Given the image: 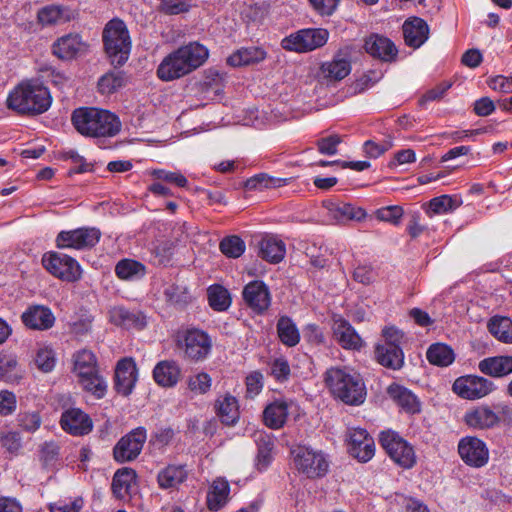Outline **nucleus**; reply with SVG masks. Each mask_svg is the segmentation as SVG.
<instances>
[{
  "mask_svg": "<svg viewBox=\"0 0 512 512\" xmlns=\"http://www.w3.org/2000/svg\"><path fill=\"white\" fill-rule=\"evenodd\" d=\"M208 56L204 45L191 42L168 54L159 64L157 76L166 82L179 79L203 65Z\"/></svg>",
  "mask_w": 512,
  "mask_h": 512,
  "instance_id": "obj_1",
  "label": "nucleus"
},
{
  "mask_svg": "<svg viewBox=\"0 0 512 512\" xmlns=\"http://www.w3.org/2000/svg\"><path fill=\"white\" fill-rule=\"evenodd\" d=\"M325 383L332 395L348 405H360L366 399V386L359 373L349 367H331Z\"/></svg>",
  "mask_w": 512,
  "mask_h": 512,
  "instance_id": "obj_2",
  "label": "nucleus"
},
{
  "mask_svg": "<svg viewBox=\"0 0 512 512\" xmlns=\"http://www.w3.org/2000/svg\"><path fill=\"white\" fill-rule=\"evenodd\" d=\"M75 129L86 137H113L121 129L118 117L103 109L81 107L71 117Z\"/></svg>",
  "mask_w": 512,
  "mask_h": 512,
  "instance_id": "obj_3",
  "label": "nucleus"
},
{
  "mask_svg": "<svg viewBox=\"0 0 512 512\" xmlns=\"http://www.w3.org/2000/svg\"><path fill=\"white\" fill-rule=\"evenodd\" d=\"M52 98L43 85L26 81L17 85L8 95L7 106L19 114H42L51 106Z\"/></svg>",
  "mask_w": 512,
  "mask_h": 512,
  "instance_id": "obj_4",
  "label": "nucleus"
},
{
  "mask_svg": "<svg viewBox=\"0 0 512 512\" xmlns=\"http://www.w3.org/2000/svg\"><path fill=\"white\" fill-rule=\"evenodd\" d=\"M73 372L78 383L97 399H102L107 392V382L100 374L95 354L87 349L73 355Z\"/></svg>",
  "mask_w": 512,
  "mask_h": 512,
  "instance_id": "obj_5",
  "label": "nucleus"
},
{
  "mask_svg": "<svg viewBox=\"0 0 512 512\" xmlns=\"http://www.w3.org/2000/svg\"><path fill=\"white\" fill-rule=\"evenodd\" d=\"M290 455L293 467L308 479L323 478L329 471V456L321 449L296 444L290 448Z\"/></svg>",
  "mask_w": 512,
  "mask_h": 512,
  "instance_id": "obj_6",
  "label": "nucleus"
},
{
  "mask_svg": "<svg viewBox=\"0 0 512 512\" xmlns=\"http://www.w3.org/2000/svg\"><path fill=\"white\" fill-rule=\"evenodd\" d=\"M105 51L114 65H123L129 57L131 40L125 23L119 19L110 20L103 30Z\"/></svg>",
  "mask_w": 512,
  "mask_h": 512,
  "instance_id": "obj_7",
  "label": "nucleus"
},
{
  "mask_svg": "<svg viewBox=\"0 0 512 512\" xmlns=\"http://www.w3.org/2000/svg\"><path fill=\"white\" fill-rule=\"evenodd\" d=\"M177 346L184 352L185 358L198 362L210 355L212 339L204 330L191 327L177 333Z\"/></svg>",
  "mask_w": 512,
  "mask_h": 512,
  "instance_id": "obj_8",
  "label": "nucleus"
},
{
  "mask_svg": "<svg viewBox=\"0 0 512 512\" xmlns=\"http://www.w3.org/2000/svg\"><path fill=\"white\" fill-rule=\"evenodd\" d=\"M41 263L52 276L62 281L76 282L82 276V269L77 260L64 253L46 252Z\"/></svg>",
  "mask_w": 512,
  "mask_h": 512,
  "instance_id": "obj_9",
  "label": "nucleus"
},
{
  "mask_svg": "<svg viewBox=\"0 0 512 512\" xmlns=\"http://www.w3.org/2000/svg\"><path fill=\"white\" fill-rule=\"evenodd\" d=\"M328 37L326 29H303L285 37L281 46L288 51L305 53L325 45Z\"/></svg>",
  "mask_w": 512,
  "mask_h": 512,
  "instance_id": "obj_10",
  "label": "nucleus"
},
{
  "mask_svg": "<svg viewBox=\"0 0 512 512\" xmlns=\"http://www.w3.org/2000/svg\"><path fill=\"white\" fill-rule=\"evenodd\" d=\"M380 443L389 457L399 466L411 468L414 465L415 453L413 447L396 432H382Z\"/></svg>",
  "mask_w": 512,
  "mask_h": 512,
  "instance_id": "obj_11",
  "label": "nucleus"
},
{
  "mask_svg": "<svg viewBox=\"0 0 512 512\" xmlns=\"http://www.w3.org/2000/svg\"><path fill=\"white\" fill-rule=\"evenodd\" d=\"M100 237L101 232L99 229L82 227L59 232L55 243L59 249L84 250L94 247L99 242Z\"/></svg>",
  "mask_w": 512,
  "mask_h": 512,
  "instance_id": "obj_12",
  "label": "nucleus"
},
{
  "mask_svg": "<svg viewBox=\"0 0 512 512\" xmlns=\"http://www.w3.org/2000/svg\"><path fill=\"white\" fill-rule=\"evenodd\" d=\"M495 389L496 387L492 381L476 375L458 377L452 385L455 394L468 400L483 398Z\"/></svg>",
  "mask_w": 512,
  "mask_h": 512,
  "instance_id": "obj_13",
  "label": "nucleus"
},
{
  "mask_svg": "<svg viewBox=\"0 0 512 512\" xmlns=\"http://www.w3.org/2000/svg\"><path fill=\"white\" fill-rule=\"evenodd\" d=\"M147 439L144 427H137L124 435L113 449L114 459L119 463L133 461L141 453Z\"/></svg>",
  "mask_w": 512,
  "mask_h": 512,
  "instance_id": "obj_14",
  "label": "nucleus"
},
{
  "mask_svg": "<svg viewBox=\"0 0 512 512\" xmlns=\"http://www.w3.org/2000/svg\"><path fill=\"white\" fill-rule=\"evenodd\" d=\"M458 452L461 459L469 466L482 467L489 459V451L486 444L477 437L468 436L462 438L458 444Z\"/></svg>",
  "mask_w": 512,
  "mask_h": 512,
  "instance_id": "obj_15",
  "label": "nucleus"
},
{
  "mask_svg": "<svg viewBox=\"0 0 512 512\" xmlns=\"http://www.w3.org/2000/svg\"><path fill=\"white\" fill-rule=\"evenodd\" d=\"M61 428L72 436H84L93 429L91 417L80 408L71 407L62 412Z\"/></svg>",
  "mask_w": 512,
  "mask_h": 512,
  "instance_id": "obj_16",
  "label": "nucleus"
},
{
  "mask_svg": "<svg viewBox=\"0 0 512 512\" xmlns=\"http://www.w3.org/2000/svg\"><path fill=\"white\" fill-rule=\"evenodd\" d=\"M243 299L254 312L262 314L271 304L270 291L263 281L249 282L243 289Z\"/></svg>",
  "mask_w": 512,
  "mask_h": 512,
  "instance_id": "obj_17",
  "label": "nucleus"
},
{
  "mask_svg": "<svg viewBox=\"0 0 512 512\" xmlns=\"http://www.w3.org/2000/svg\"><path fill=\"white\" fill-rule=\"evenodd\" d=\"M375 452L373 438L363 428L349 430V453L361 462L369 461Z\"/></svg>",
  "mask_w": 512,
  "mask_h": 512,
  "instance_id": "obj_18",
  "label": "nucleus"
},
{
  "mask_svg": "<svg viewBox=\"0 0 512 512\" xmlns=\"http://www.w3.org/2000/svg\"><path fill=\"white\" fill-rule=\"evenodd\" d=\"M86 43L77 33L59 37L52 44V53L61 60H72L86 51Z\"/></svg>",
  "mask_w": 512,
  "mask_h": 512,
  "instance_id": "obj_19",
  "label": "nucleus"
},
{
  "mask_svg": "<svg viewBox=\"0 0 512 512\" xmlns=\"http://www.w3.org/2000/svg\"><path fill=\"white\" fill-rule=\"evenodd\" d=\"M21 320L29 329L45 331L53 327L55 316L47 306L31 305L22 313Z\"/></svg>",
  "mask_w": 512,
  "mask_h": 512,
  "instance_id": "obj_20",
  "label": "nucleus"
},
{
  "mask_svg": "<svg viewBox=\"0 0 512 512\" xmlns=\"http://www.w3.org/2000/svg\"><path fill=\"white\" fill-rule=\"evenodd\" d=\"M137 381V367L132 358H124L117 363L115 370V389L123 395L131 394Z\"/></svg>",
  "mask_w": 512,
  "mask_h": 512,
  "instance_id": "obj_21",
  "label": "nucleus"
},
{
  "mask_svg": "<svg viewBox=\"0 0 512 512\" xmlns=\"http://www.w3.org/2000/svg\"><path fill=\"white\" fill-rule=\"evenodd\" d=\"M365 51L373 58L385 62H391L397 57L398 50L394 43L387 37L379 34H371L365 39Z\"/></svg>",
  "mask_w": 512,
  "mask_h": 512,
  "instance_id": "obj_22",
  "label": "nucleus"
},
{
  "mask_svg": "<svg viewBox=\"0 0 512 512\" xmlns=\"http://www.w3.org/2000/svg\"><path fill=\"white\" fill-rule=\"evenodd\" d=\"M333 334L337 343L343 349L360 350L363 347L362 338L352 325L341 317L334 320Z\"/></svg>",
  "mask_w": 512,
  "mask_h": 512,
  "instance_id": "obj_23",
  "label": "nucleus"
},
{
  "mask_svg": "<svg viewBox=\"0 0 512 512\" xmlns=\"http://www.w3.org/2000/svg\"><path fill=\"white\" fill-rule=\"evenodd\" d=\"M402 29L405 43L413 48L422 46L429 36L428 24L418 17L407 19Z\"/></svg>",
  "mask_w": 512,
  "mask_h": 512,
  "instance_id": "obj_24",
  "label": "nucleus"
},
{
  "mask_svg": "<svg viewBox=\"0 0 512 512\" xmlns=\"http://www.w3.org/2000/svg\"><path fill=\"white\" fill-rule=\"evenodd\" d=\"M111 323L125 329L141 330L146 326L145 316L140 312L130 311L123 306H115L109 310Z\"/></svg>",
  "mask_w": 512,
  "mask_h": 512,
  "instance_id": "obj_25",
  "label": "nucleus"
},
{
  "mask_svg": "<svg viewBox=\"0 0 512 512\" xmlns=\"http://www.w3.org/2000/svg\"><path fill=\"white\" fill-rule=\"evenodd\" d=\"M181 377V368L173 360L158 362L153 369L155 382L164 388H171L177 385Z\"/></svg>",
  "mask_w": 512,
  "mask_h": 512,
  "instance_id": "obj_26",
  "label": "nucleus"
},
{
  "mask_svg": "<svg viewBox=\"0 0 512 512\" xmlns=\"http://www.w3.org/2000/svg\"><path fill=\"white\" fill-rule=\"evenodd\" d=\"M464 421L474 429H489L496 426L500 418L488 406H478L465 413Z\"/></svg>",
  "mask_w": 512,
  "mask_h": 512,
  "instance_id": "obj_27",
  "label": "nucleus"
},
{
  "mask_svg": "<svg viewBox=\"0 0 512 512\" xmlns=\"http://www.w3.org/2000/svg\"><path fill=\"white\" fill-rule=\"evenodd\" d=\"M375 357L379 364L393 370L400 369L404 361L403 351L395 343L378 344L375 347Z\"/></svg>",
  "mask_w": 512,
  "mask_h": 512,
  "instance_id": "obj_28",
  "label": "nucleus"
},
{
  "mask_svg": "<svg viewBox=\"0 0 512 512\" xmlns=\"http://www.w3.org/2000/svg\"><path fill=\"white\" fill-rule=\"evenodd\" d=\"M389 397L407 413L415 414L421 410V405L416 397L410 390L398 384H391L387 388Z\"/></svg>",
  "mask_w": 512,
  "mask_h": 512,
  "instance_id": "obj_29",
  "label": "nucleus"
},
{
  "mask_svg": "<svg viewBox=\"0 0 512 512\" xmlns=\"http://www.w3.org/2000/svg\"><path fill=\"white\" fill-rule=\"evenodd\" d=\"M324 207L329 216L337 222H346L349 220L360 221L365 218L366 212L360 207H355L349 203L324 202Z\"/></svg>",
  "mask_w": 512,
  "mask_h": 512,
  "instance_id": "obj_30",
  "label": "nucleus"
},
{
  "mask_svg": "<svg viewBox=\"0 0 512 512\" xmlns=\"http://www.w3.org/2000/svg\"><path fill=\"white\" fill-rule=\"evenodd\" d=\"M351 71V63L348 57L340 54L334 56L331 61L322 63L320 67V75L328 81H340L349 75Z\"/></svg>",
  "mask_w": 512,
  "mask_h": 512,
  "instance_id": "obj_31",
  "label": "nucleus"
},
{
  "mask_svg": "<svg viewBox=\"0 0 512 512\" xmlns=\"http://www.w3.org/2000/svg\"><path fill=\"white\" fill-rule=\"evenodd\" d=\"M479 370L491 377H504L512 373V356H494L481 360Z\"/></svg>",
  "mask_w": 512,
  "mask_h": 512,
  "instance_id": "obj_32",
  "label": "nucleus"
},
{
  "mask_svg": "<svg viewBox=\"0 0 512 512\" xmlns=\"http://www.w3.org/2000/svg\"><path fill=\"white\" fill-rule=\"evenodd\" d=\"M286 253L285 243L275 236H266L259 243V255L270 263H279Z\"/></svg>",
  "mask_w": 512,
  "mask_h": 512,
  "instance_id": "obj_33",
  "label": "nucleus"
},
{
  "mask_svg": "<svg viewBox=\"0 0 512 512\" xmlns=\"http://www.w3.org/2000/svg\"><path fill=\"white\" fill-rule=\"evenodd\" d=\"M188 476L184 465H168L161 469L157 475V482L162 489L177 488Z\"/></svg>",
  "mask_w": 512,
  "mask_h": 512,
  "instance_id": "obj_34",
  "label": "nucleus"
},
{
  "mask_svg": "<svg viewBox=\"0 0 512 512\" xmlns=\"http://www.w3.org/2000/svg\"><path fill=\"white\" fill-rule=\"evenodd\" d=\"M135 482L136 473L132 468L125 467L117 470L112 480L113 494L119 499L126 498L130 495Z\"/></svg>",
  "mask_w": 512,
  "mask_h": 512,
  "instance_id": "obj_35",
  "label": "nucleus"
},
{
  "mask_svg": "<svg viewBox=\"0 0 512 512\" xmlns=\"http://www.w3.org/2000/svg\"><path fill=\"white\" fill-rule=\"evenodd\" d=\"M288 417V403L285 400H276L270 403L263 412L264 423L271 429H280Z\"/></svg>",
  "mask_w": 512,
  "mask_h": 512,
  "instance_id": "obj_36",
  "label": "nucleus"
},
{
  "mask_svg": "<svg viewBox=\"0 0 512 512\" xmlns=\"http://www.w3.org/2000/svg\"><path fill=\"white\" fill-rule=\"evenodd\" d=\"M230 486L227 480L218 478L213 481L207 493V506L211 511H218L228 501Z\"/></svg>",
  "mask_w": 512,
  "mask_h": 512,
  "instance_id": "obj_37",
  "label": "nucleus"
},
{
  "mask_svg": "<svg viewBox=\"0 0 512 512\" xmlns=\"http://www.w3.org/2000/svg\"><path fill=\"white\" fill-rule=\"evenodd\" d=\"M266 58V52L259 47L241 48L227 58L230 66L238 67L258 63Z\"/></svg>",
  "mask_w": 512,
  "mask_h": 512,
  "instance_id": "obj_38",
  "label": "nucleus"
},
{
  "mask_svg": "<svg viewBox=\"0 0 512 512\" xmlns=\"http://www.w3.org/2000/svg\"><path fill=\"white\" fill-rule=\"evenodd\" d=\"M216 411L221 422L234 425L239 419V407L234 396L226 395L216 401Z\"/></svg>",
  "mask_w": 512,
  "mask_h": 512,
  "instance_id": "obj_39",
  "label": "nucleus"
},
{
  "mask_svg": "<svg viewBox=\"0 0 512 512\" xmlns=\"http://www.w3.org/2000/svg\"><path fill=\"white\" fill-rule=\"evenodd\" d=\"M427 360L430 364L447 367L455 360V353L453 349L444 343H434L429 346L426 352Z\"/></svg>",
  "mask_w": 512,
  "mask_h": 512,
  "instance_id": "obj_40",
  "label": "nucleus"
},
{
  "mask_svg": "<svg viewBox=\"0 0 512 512\" xmlns=\"http://www.w3.org/2000/svg\"><path fill=\"white\" fill-rule=\"evenodd\" d=\"M277 335L287 347H294L300 342V333L294 321L288 316H281L276 325Z\"/></svg>",
  "mask_w": 512,
  "mask_h": 512,
  "instance_id": "obj_41",
  "label": "nucleus"
},
{
  "mask_svg": "<svg viewBox=\"0 0 512 512\" xmlns=\"http://www.w3.org/2000/svg\"><path fill=\"white\" fill-rule=\"evenodd\" d=\"M37 19L42 26H53L68 22L70 15L61 6L47 5L38 11Z\"/></svg>",
  "mask_w": 512,
  "mask_h": 512,
  "instance_id": "obj_42",
  "label": "nucleus"
},
{
  "mask_svg": "<svg viewBox=\"0 0 512 512\" xmlns=\"http://www.w3.org/2000/svg\"><path fill=\"white\" fill-rule=\"evenodd\" d=\"M256 443L258 445V453L256 458V466L259 471L265 470L272 462V449L274 446L272 438L260 432L256 435Z\"/></svg>",
  "mask_w": 512,
  "mask_h": 512,
  "instance_id": "obj_43",
  "label": "nucleus"
},
{
  "mask_svg": "<svg viewBox=\"0 0 512 512\" xmlns=\"http://www.w3.org/2000/svg\"><path fill=\"white\" fill-rule=\"evenodd\" d=\"M115 274L122 280H135L146 274V267L132 259H122L115 267Z\"/></svg>",
  "mask_w": 512,
  "mask_h": 512,
  "instance_id": "obj_44",
  "label": "nucleus"
},
{
  "mask_svg": "<svg viewBox=\"0 0 512 512\" xmlns=\"http://www.w3.org/2000/svg\"><path fill=\"white\" fill-rule=\"evenodd\" d=\"M490 333L504 343H512V321L507 317H494L488 323Z\"/></svg>",
  "mask_w": 512,
  "mask_h": 512,
  "instance_id": "obj_45",
  "label": "nucleus"
},
{
  "mask_svg": "<svg viewBox=\"0 0 512 512\" xmlns=\"http://www.w3.org/2000/svg\"><path fill=\"white\" fill-rule=\"evenodd\" d=\"M125 84L124 74L120 71L108 72L103 75L98 81V90L101 94L110 95Z\"/></svg>",
  "mask_w": 512,
  "mask_h": 512,
  "instance_id": "obj_46",
  "label": "nucleus"
},
{
  "mask_svg": "<svg viewBox=\"0 0 512 512\" xmlns=\"http://www.w3.org/2000/svg\"><path fill=\"white\" fill-rule=\"evenodd\" d=\"M462 200L458 196L441 195L429 201V209L435 214H445L461 206Z\"/></svg>",
  "mask_w": 512,
  "mask_h": 512,
  "instance_id": "obj_47",
  "label": "nucleus"
},
{
  "mask_svg": "<svg viewBox=\"0 0 512 512\" xmlns=\"http://www.w3.org/2000/svg\"><path fill=\"white\" fill-rule=\"evenodd\" d=\"M208 301L216 311H224L231 304L229 292L221 285H212L208 288Z\"/></svg>",
  "mask_w": 512,
  "mask_h": 512,
  "instance_id": "obj_48",
  "label": "nucleus"
},
{
  "mask_svg": "<svg viewBox=\"0 0 512 512\" xmlns=\"http://www.w3.org/2000/svg\"><path fill=\"white\" fill-rule=\"evenodd\" d=\"M18 361L14 354L0 353V379L12 382L19 377L17 373Z\"/></svg>",
  "mask_w": 512,
  "mask_h": 512,
  "instance_id": "obj_49",
  "label": "nucleus"
},
{
  "mask_svg": "<svg viewBox=\"0 0 512 512\" xmlns=\"http://www.w3.org/2000/svg\"><path fill=\"white\" fill-rule=\"evenodd\" d=\"M288 180L285 178H275L267 174H258L247 180L246 186L249 189H270L285 186Z\"/></svg>",
  "mask_w": 512,
  "mask_h": 512,
  "instance_id": "obj_50",
  "label": "nucleus"
},
{
  "mask_svg": "<svg viewBox=\"0 0 512 512\" xmlns=\"http://www.w3.org/2000/svg\"><path fill=\"white\" fill-rule=\"evenodd\" d=\"M219 248L227 257L238 258L245 251V243L240 237L233 235L222 239Z\"/></svg>",
  "mask_w": 512,
  "mask_h": 512,
  "instance_id": "obj_51",
  "label": "nucleus"
},
{
  "mask_svg": "<svg viewBox=\"0 0 512 512\" xmlns=\"http://www.w3.org/2000/svg\"><path fill=\"white\" fill-rule=\"evenodd\" d=\"M35 364L44 373L51 372L56 364L55 353L50 347L39 348L35 356Z\"/></svg>",
  "mask_w": 512,
  "mask_h": 512,
  "instance_id": "obj_52",
  "label": "nucleus"
},
{
  "mask_svg": "<svg viewBox=\"0 0 512 512\" xmlns=\"http://www.w3.org/2000/svg\"><path fill=\"white\" fill-rule=\"evenodd\" d=\"M164 295L168 302L178 306H184L190 301V295L186 287L179 285H170L165 291Z\"/></svg>",
  "mask_w": 512,
  "mask_h": 512,
  "instance_id": "obj_53",
  "label": "nucleus"
},
{
  "mask_svg": "<svg viewBox=\"0 0 512 512\" xmlns=\"http://www.w3.org/2000/svg\"><path fill=\"white\" fill-rule=\"evenodd\" d=\"M211 383V377L205 372L190 376L187 381L188 388L195 394L207 393L211 388Z\"/></svg>",
  "mask_w": 512,
  "mask_h": 512,
  "instance_id": "obj_54",
  "label": "nucleus"
},
{
  "mask_svg": "<svg viewBox=\"0 0 512 512\" xmlns=\"http://www.w3.org/2000/svg\"><path fill=\"white\" fill-rule=\"evenodd\" d=\"M404 214L402 207L397 205L386 206L376 210L375 217L384 222L398 225Z\"/></svg>",
  "mask_w": 512,
  "mask_h": 512,
  "instance_id": "obj_55",
  "label": "nucleus"
},
{
  "mask_svg": "<svg viewBox=\"0 0 512 512\" xmlns=\"http://www.w3.org/2000/svg\"><path fill=\"white\" fill-rule=\"evenodd\" d=\"M270 374L279 382L288 380L290 376V365L285 357H277L270 364Z\"/></svg>",
  "mask_w": 512,
  "mask_h": 512,
  "instance_id": "obj_56",
  "label": "nucleus"
},
{
  "mask_svg": "<svg viewBox=\"0 0 512 512\" xmlns=\"http://www.w3.org/2000/svg\"><path fill=\"white\" fill-rule=\"evenodd\" d=\"M194 0H160L162 10L170 15H177L189 11Z\"/></svg>",
  "mask_w": 512,
  "mask_h": 512,
  "instance_id": "obj_57",
  "label": "nucleus"
},
{
  "mask_svg": "<svg viewBox=\"0 0 512 512\" xmlns=\"http://www.w3.org/2000/svg\"><path fill=\"white\" fill-rule=\"evenodd\" d=\"M153 176L156 179L173 183L178 187H185L188 184L187 178L180 172H172L159 169L153 171Z\"/></svg>",
  "mask_w": 512,
  "mask_h": 512,
  "instance_id": "obj_58",
  "label": "nucleus"
},
{
  "mask_svg": "<svg viewBox=\"0 0 512 512\" xmlns=\"http://www.w3.org/2000/svg\"><path fill=\"white\" fill-rule=\"evenodd\" d=\"M17 407L16 395L8 390L0 391V414L3 416L11 415Z\"/></svg>",
  "mask_w": 512,
  "mask_h": 512,
  "instance_id": "obj_59",
  "label": "nucleus"
},
{
  "mask_svg": "<svg viewBox=\"0 0 512 512\" xmlns=\"http://www.w3.org/2000/svg\"><path fill=\"white\" fill-rule=\"evenodd\" d=\"M63 157L67 160H70L74 165L71 170L72 173H84L91 170V165L86 162L85 158L78 154L75 150L65 151Z\"/></svg>",
  "mask_w": 512,
  "mask_h": 512,
  "instance_id": "obj_60",
  "label": "nucleus"
},
{
  "mask_svg": "<svg viewBox=\"0 0 512 512\" xmlns=\"http://www.w3.org/2000/svg\"><path fill=\"white\" fill-rule=\"evenodd\" d=\"M340 142V136L333 134L319 139L317 141V147L321 154L335 155L337 153V146Z\"/></svg>",
  "mask_w": 512,
  "mask_h": 512,
  "instance_id": "obj_61",
  "label": "nucleus"
},
{
  "mask_svg": "<svg viewBox=\"0 0 512 512\" xmlns=\"http://www.w3.org/2000/svg\"><path fill=\"white\" fill-rule=\"evenodd\" d=\"M83 507V499L78 497L74 500H61L54 504H50L51 512H80Z\"/></svg>",
  "mask_w": 512,
  "mask_h": 512,
  "instance_id": "obj_62",
  "label": "nucleus"
},
{
  "mask_svg": "<svg viewBox=\"0 0 512 512\" xmlns=\"http://www.w3.org/2000/svg\"><path fill=\"white\" fill-rule=\"evenodd\" d=\"M263 388V375L260 372H252L246 377V390L250 397L258 395Z\"/></svg>",
  "mask_w": 512,
  "mask_h": 512,
  "instance_id": "obj_63",
  "label": "nucleus"
},
{
  "mask_svg": "<svg viewBox=\"0 0 512 512\" xmlns=\"http://www.w3.org/2000/svg\"><path fill=\"white\" fill-rule=\"evenodd\" d=\"M488 85L494 91L504 94L512 93V76L497 75L488 81Z\"/></svg>",
  "mask_w": 512,
  "mask_h": 512,
  "instance_id": "obj_64",
  "label": "nucleus"
}]
</instances>
